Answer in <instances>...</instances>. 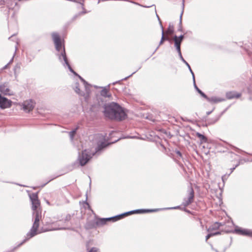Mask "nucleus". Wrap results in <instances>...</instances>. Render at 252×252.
I'll return each instance as SVG.
<instances>
[{"label":"nucleus","instance_id":"aec40b11","mask_svg":"<svg viewBox=\"0 0 252 252\" xmlns=\"http://www.w3.org/2000/svg\"><path fill=\"white\" fill-rule=\"evenodd\" d=\"M184 7H185V0H182V10L181 13L180 15L179 23L178 29V31L179 32H183L182 20V16H183V14L184 13Z\"/></svg>","mask_w":252,"mask_h":252},{"label":"nucleus","instance_id":"20e7f679","mask_svg":"<svg viewBox=\"0 0 252 252\" xmlns=\"http://www.w3.org/2000/svg\"><path fill=\"white\" fill-rule=\"evenodd\" d=\"M93 156V153L91 154L87 150H84L81 153H78L77 162L80 166H84L89 162Z\"/></svg>","mask_w":252,"mask_h":252},{"label":"nucleus","instance_id":"13d9d810","mask_svg":"<svg viewBox=\"0 0 252 252\" xmlns=\"http://www.w3.org/2000/svg\"><path fill=\"white\" fill-rule=\"evenodd\" d=\"M58 230H70V228L69 227H61V228H58Z\"/></svg>","mask_w":252,"mask_h":252},{"label":"nucleus","instance_id":"7ed1b4c3","mask_svg":"<svg viewBox=\"0 0 252 252\" xmlns=\"http://www.w3.org/2000/svg\"><path fill=\"white\" fill-rule=\"evenodd\" d=\"M41 217V211H35V212H33L32 220L33 222L31 228L30 229V230L27 233L26 237L16 247H15L13 249L12 251H14L17 248H19L20 246L27 242L29 239L40 233L38 231L39 226V222Z\"/></svg>","mask_w":252,"mask_h":252},{"label":"nucleus","instance_id":"ddd939ff","mask_svg":"<svg viewBox=\"0 0 252 252\" xmlns=\"http://www.w3.org/2000/svg\"><path fill=\"white\" fill-rule=\"evenodd\" d=\"M0 92L4 95H11L13 94L12 93H10V91L9 89V83L8 82H4L0 85Z\"/></svg>","mask_w":252,"mask_h":252},{"label":"nucleus","instance_id":"4468645a","mask_svg":"<svg viewBox=\"0 0 252 252\" xmlns=\"http://www.w3.org/2000/svg\"><path fill=\"white\" fill-rule=\"evenodd\" d=\"M102 108H103V106L102 105H101L99 103L95 101L91 105L90 111L92 112L97 113L100 111Z\"/></svg>","mask_w":252,"mask_h":252},{"label":"nucleus","instance_id":"09e8293b","mask_svg":"<svg viewBox=\"0 0 252 252\" xmlns=\"http://www.w3.org/2000/svg\"><path fill=\"white\" fill-rule=\"evenodd\" d=\"M17 69H20V66L19 64H16L14 67L13 70H14L15 75H16V70Z\"/></svg>","mask_w":252,"mask_h":252},{"label":"nucleus","instance_id":"72a5a7b5","mask_svg":"<svg viewBox=\"0 0 252 252\" xmlns=\"http://www.w3.org/2000/svg\"><path fill=\"white\" fill-rule=\"evenodd\" d=\"M64 173H62L61 174H60V175H57V176H54L53 177H52V178H51L50 179H49L47 182H46L45 183L41 185L40 187L41 188H43L48 183H49L50 182L52 181V180H54L55 179L58 178V177H60V176L62 175H63Z\"/></svg>","mask_w":252,"mask_h":252},{"label":"nucleus","instance_id":"a19ab883","mask_svg":"<svg viewBox=\"0 0 252 252\" xmlns=\"http://www.w3.org/2000/svg\"><path fill=\"white\" fill-rule=\"evenodd\" d=\"M185 37V34H181L179 36H177V35H175L173 36V38H177V39H179L180 40H181L182 41H184V39Z\"/></svg>","mask_w":252,"mask_h":252},{"label":"nucleus","instance_id":"c03bdc74","mask_svg":"<svg viewBox=\"0 0 252 252\" xmlns=\"http://www.w3.org/2000/svg\"><path fill=\"white\" fill-rule=\"evenodd\" d=\"M72 216L70 214H67L64 219L65 222L69 221L71 219Z\"/></svg>","mask_w":252,"mask_h":252},{"label":"nucleus","instance_id":"c9c22d12","mask_svg":"<svg viewBox=\"0 0 252 252\" xmlns=\"http://www.w3.org/2000/svg\"><path fill=\"white\" fill-rule=\"evenodd\" d=\"M160 209H161V211L166 210H174V209H180V210H182L183 208H181V207L180 206H177L172 207L162 208H160Z\"/></svg>","mask_w":252,"mask_h":252},{"label":"nucleus","instance_id":"cd10ccee","mask_svg":"<svg viewBox=\"0 0 252 252\" xmlns=\"http://www.w3.org/2000/svg\"><path fill=\"white\" fill-rule=\"evenodd\" d=\"M96 224H97L98 226L103 225L107 223L106 218H97Z\"/></svg>","mask_w":252,"mask_h":252},{"label":"nucleus","instance_id":"8fccbe9b","mask_svg":"<svg viewBox=\"0 0 252 252\" xmlns=\"http://www.w3.org/2000/svg\"><path fill=\"white\" fill-rule=\"evenodd\" d=\"M105 218H106V221H107V223L108 222H109V221L115 222L113 216L111 217Z\"/></svg>","mask_w":252,"mask_h":252},{"label":"nucleus","instance_id":"e433bc0d","mask_svg":"<svg viewBox=\"0 0 252 252\" xmlns=\"http://www.w3.org/2000/svg\"><path fill=\"white\" fill-rule=\"evenodd\" d=\"M132 214H134L133 210H131V211H129L128 212H126L122 213V215L123 218L126 217H127L129 215H132Z\"/></svg>","mask_w":252,"mask_h":252},{"label":"nucleus","instance_id":"9d476101","mask_svg":"<svg viewBox=\"0 0 252 252\" xmlns=\"http://www.w3.org/2000/svg\"><path fill=\"white\" fill-rule=\"evenodd\" d=\"M160 28L161 29V37L160 41L159 42L158 46L156 48V49L155 50L153 54H152V56L155 53V52L157 51V50L158 49L159 47L161 45L163 42L165 41H168L170 44L172 43V40L170 39L167 37H165L164 35V30H163V27L162 24H160Z\"/></svg>","mask_w":252,"mask_h":252},{"label":"nucleus","instance_id":"9b49d317","mask_svg":"<svg viewBox=\"0 0 252 252\" xmlns=\"http://www.w3.org/2000/svg\"><path fill=\"white\" fill-rule=\"evenodd\" d=\"M79 78L80 80V81L83 83L85 91L86 93V95L85 96V101H87L90 93V87H91V84H90L87 81H86L83 77H82L81 76H79Z\"/></svg>","mask_w":252,"mask_h":252},{"label":"nucleus","instance_id":"a18cd8bd","mask_svg":"<svg viewBox=\"0 0 252 252\" xmlns=\"http://www.w3.org/2000/svg\"><path fill=\"white\" fill-rule=\"evenodd\" d=\"M86 200L83 201V203L86 204V205H87L88 206V209L89 210H91V207L90 206V205H89V204L88 203V202H87V199H88V194H87V193L86 194Z\"/></svg>","mask_w":252,"mask_h":252},{"label":"nucleus","instance_id":"473e14b6","mask_svg":"<svg viewBox=\"0 0 252 252\" xmlns=\"http://www.w3.org/2000/svg\"><path fill=\"white\" fill-rule=\"evenodd\" d=\"M78 128H79V127L77 126L75 128H74V129H73L72 130H71L69 132V136L71 140L73 139Z\"/></svg>","mask_w":252,"mask_h":252},{"label":"nucleus","instance_id":"423d86ee","mask_svg":"<svg viewBox=\"0 0 252 252\" xmlns=\"http://www.w3.org/2000/svg\"><path fill=\"white\" fill-rule=\"evenodd\" d=\"M226 233H233L242 236H246L252 238V230L244 228L238 226H236L234 230H227Z\"/></svg>","mask_w":252,"mask_h":252},{"label":"nucleus","instance_id":"bf43d9fd","mask_svg":"<svg viewBox=\"0 0 252 252\" xmlns=\"http://www.w3.org/2000/svg\"><path fill=\"white\" fill-rule=\"evenodd\" d=\"M5 3V0H0V6L3 5Z\"/></svg>","mask_w":252,"mask_h":252},{"label":"nucleus","instance_id":"0e129e2a","mask_svg":"<svg viewBox=\"0 0 252 252\" xmlns=\"http://www.w3.org/2000/svg\"><path fill=\"white\" fill-rule=\"evenodd\" d=\"M156 16H157V18H158V21H159V24H161V20H160V18H159V17L158 15L157 14H156Z\"/></svg>","mask_w":252,"mask_h":252},{"label":"nucleus","instance_id":"4d7b16f0","mask_svg":"<svg viewBox=\"0 0 252 252\" xmlns=\"http://www.w3.org/2000/svg\"><path fill=\"white\" fill-rule=\"evenodd\" d=\"M168 30L171 32H174L173 27V26L171 27V26L169 25L168 27Z\"/></svg>","mask_w":252,"mask_h":252},{"label":"nucleus","instance_id":"b1692460","mask_svg":"<svg viewBox=\"0 0 252 252\" xmlns=\"http://www.w3.org/2000/svg\"><path fill=\"white\" fill-rule=\"evenodd\" d=\"M96 220H91L88 221L86 225V227L88 229H93L96 228L97 226V224H96Z\"/></svg>","mask_w":252,"mask_h":252},{"label":"nucleus","instance_id":"2eb2a0df","mask_svg":"<svg viewBox=\"0 0 252 252\" xmlns=\"http://www.w3.org/2000/svg\"><path fill=\"white\" fill-rule=\"evenodd\" d=\"M110 85L111 84H109L106 87H99V88L102 89L100 93V95L101 96H103L105 98H110L112 96L111 94L109 92Z\"/></svg>","mask_w":252,"mask_h":252},{"label":"nucleus","instance_id":"f704fd0d","mask_svg":"<svg viewBox=\"0 0 252 252\" xmlns=\"http://www.w3.org/2000/svg\"><path fill=\"white\" fill-rule=\"evenodd\" d=\"M79 3H80L82 6V8L83 9V11L79 12V15H83L87 13L88 12L85 9L84 7V0L82 2H79Z\"/></svg>","mask_w":252,"mask_h":252},{"label":"nucleus","instance_id":"39448f33","mask_svg":"<svg viewBox=\"0 0 252 252\" xmlns=\"http://www.w3.org/2000/svg\"><path fill=\"white\" fill-rule=\"evenodd\" d=\"M133 137V136H127L126 137L120 138L113 142H106L105 141H99L97 143V146L95 148V152L93 153V156H94L95 154L99 155L103 151H104L106 148H107L112 143H115L121 139L132 138Z\"/></svg>","mask_w":252,"mask_h":252},{"label":"nucleus","instance_id":"052dcab7","mask_svg":"<svg viewBox=\"0 0 252 252\" xmlns=\"http://www.w3.org/2000/svg\"><path fill=\"white\" fill-rule=\"evenodd\" d=\"M160 145L165 150V152H167L166 148L162 143H160Z\"/></svg>","mask_w":252,"mask_h":252},{"label":"nucleus","instance_id":"4c0bfd02","mask_svg":"<svg viewBox=\"0 0 252 252\" xmlns=\"http://www.w3.org/2000/svg\"><path fill=\"white\" fill-rule=\"evenodd\" d=\"M185 64L187 65V66L188 67V68L189 69V72L191 74L192 78H194L195 77L194 73L193 72L192 69L191 68V67H190V65L189 64V63L188 62H186V63Z\"/></svg>","mask_w":252,"mask_h":252},{"label":"nucleus","instance_id":"603ef678","mask_svg":"<svg viewBox=\"0 0 252 252\" xmlns=\"http://www.w3.org/2000/svg\"><path fill=\"white\" fill-rule=\"evenodd\" d=\"M230 106H228L227 108H226L223 111H222L220 115H219L218 116H220V118L221 116L227 110V109L229 108Z\"/></svg>","mask_w":252,"mask_h":252},{"label":"nucleus","instance_id":"de8ad7c7","mask_svg":"<svg viewBox=\"0 0 252 252\" xmlns=\"http://www.w3.org/2000/svg\"><path fill=\"white\" fill-rule=\"evenodd\" d=\"M175 152L179 157L182 158V157H183L182 154L179 150H178V149H176L175 150Z\"/></svg>","mask_w":252,"mask_h":252},{"label":"nucleus","instance_id":"f03ea898","mask_svg":"<svg viewBox=\"0 0 252 252\" xmlns=\"http://www.w3.org/2000/svg\"><path fill=\"white\" fill-rule=\"evenodd\" d=\"M52 37L55 49L58 52L56 55L58 57L60 62H61L63 66L67 67L69 70L72 73L74 76H77L79 78V76L80 75L73 70L69 64L65 52L64 40L61 39L60 35L57 32H53L52 33Z\"/></svg>","mask_w":252,"mask_h":252},{"label":"nucleus","instance_id":"4be33fe9","mask_svg":"<svg viewBox=\"0 0 252 252\" xmlns=\"http://www.w3.org/2000/svg\"><path fill=\"white\" fill-rule=\"evenodd\" d=\"M73 89L75 92L79 95L81 96H84V97L86 96V93L85 94L84 92H82L80 90L79 88V83L78 82H76L75 83Z\"/></svg>","mask_w":252,"mask_h":252},{"label":"nucleus","instance_id":"680f3d73","mask_svg":"<svg viewBox=\"0 0 252 252\" xmlns=\"http://www.w3.org/2000/svg\"><path fill=\"white\" fill-rule=\"evenodd\" d=\"M9 65L8 63H7L6 65H4V66L1 68V69H2V70H4V69H6L8 68V67H9Z\"/></svg>","mask_w":252,"mask_h":252},{"label":"nucleus","instance_id":"c756f323","mask_svg":"<svg viewBox=\"0 0 252 252\" xmlns=\"http://www.w3.org/2000/svg\"><path fill=\"white\" fill-rule=\"evenodd\" d=\"M102 97L103 96H101L100 95H97L96 101L101 104V105H102L103 106V109H104V105L107 104V103L105 102L104 99Z\"/></svg>","mask_w":252,"mask_h":252},{"label":"nucleus","instance_id":"3c124183","mask_svg":"<svg viewBox=\"0 0 252 252\" xmlns=\"http://www.w3.org/2000/svg\"><path fill=\"white\" fill-rule=\"evenodd\" d=\"M211 237H213V235H212L211 232L209 233L206 236V241L207 242V240L211 238Z\"/></svg>","mask_w":252,"mask_h":252},{"label":"nucleus","instance_id":"f8f14e48","mask_svg":"<svg viewBox=\"0 0 252 252\" xmlns=\"http://www.w3.org/2000/svg\"><path fill=\"white\" fill-rule=\"evenodd\" d=\"M159 211H161V209H160V208L139 209L133 210L134 214H146V213H153V212H158Z\"/></svg>","mask_w":252,"mask_h":252},{"label":"nucleus","instance_id":"2f4dec72","mask_svg":"<svg viewBox=\"0 0 252 252\" xmlns=\"http://www.w3.org/2000/svg\"><path fill=\"white\" fill-rule=\"evenodd\" d=\"M38 191L36 192H33L32 193H29V196L31 201H32L34 200H36L38 198Z\"/></svg>","mask_w":252,"mask_h":252},{"label":"nucleus","instance_id":"a878e982","mask_svg":"<svg viewBox=\"0 0 252 252\" xmlns=\"http://www.w3.org/2000/svg\"><path fill=\"white\" fill-rule=\"evenodd\" d=\"M196 136L197 138H198L200 139L201 144L206 143L207 142V138L203 134L198 132H197L196 133Z\"/></svg>","mask_w":252,"mask_h":252},{"label":"nucleus","instance_id":"5701e85b","mask_svg":"<svg viewBox=\"0 0 252 252\" xmlns=\"http://www.w3.org/2000/svg\"><path fill=\"white\" fill-rule=\"evenodd\" d=\"M223 225H224V223H223L222 222L216 221L211 226L209 227V228L207 229V231L209 232L210 230H217L220 226H223Z\"/></svg>","mask_w":252,"mask_h":252},{"label":"nucleus","instance_id":"5fc2aeb1","mask_svg":"<svg viewBox=\"0 0 252 252\" xmlns=\"http://www.w3.org/2000/svg\"><path fill=\"white\" fill-rule=\"evenodd\" d=\"M182 210L184 211L185 212H187L188 214H191V212L190 210L186 209V207H184V208H183Z\"/></svg>","mask_w":252,"mask_h":252},{"label":"nucleus","instance_id":"7c9ffc66","mask_svg":"<svg viewBox=\"0 0 252 252\" xmlns=\"http://www.w3.org/2000/svg\"><path fill=\"white\" fill-rule=\"evenodd\" d=\"M228 145L229 146L231 147L237 152H238V153H241V154L244 153V154H245L246 155L252 156V154H250V153H248L247 152H245V151H243V150H241V149H239V148H237V147H236L235 146H232V145H230V144H228Z\"/></svg>","mask_w":252,"mask_h":252},{"label":"nucleus","instance_id":"6ab92c4d","mask_svg":"<svg viewBox=\"0 0 252 252\" xmlns=\"http://www.w3.org/2000/svg\"><path fill=\"white\" fill-rule=\"evenodd\" d=\"M32 202V209L33 210V212H35V211H41L39 207L40 206V202L38 198L36 199V200H34Z\"/></svg>","mask_w":252,"mask_h":252},{"label":"nucleus","instance_id":"37998d69","mask_svg":"<svg viewBox=\"0 0 252 252\" xmlns=\"http://www.w3.org/2000/svg\"><path fill=\"white\" fill-rule=\"evenodd\" d=\"M88 252H99V249L96 247H92Z\"/></svg>","mask_w":252,"mask_h":252},{"label":"nucleus","instance_id":"6e6d98bb","mask_svg":"<svg viewBox=\"0 0 252 252\" xmlns=\"http://www.w3.org/2000/svg\"><path fill=\"white\" fill-rule=\"evenodd\" d=\"M81 16V15H79V13H78V14H77L75 15L72 17V21H74V20H76V18H77L78 16Z\"/></svg>","mask_w":252,"mask_h":252},{"label":"nucleus","instance_id":"338daca9","mask_svg":"<svg viewBox=\"0 0 252 252\" xmlns=\"http://www.w3.org/2000/svg\"><path fill=\"white\" fill-rule=\"evenodd\" d=\"M13 58H12L10 60V61L9 62V63H8L9 65L10 64H11V63H12V62H13Z\"/></svg>","mask_w":252,"mask_h":252},{"label":"nucleus","instance_id":"c85d7f7f","mask_svg":"<svg viewBox=\"0 0 252 252\" xmlns=\"http://www.w3.org/2000/svg\"><path fill=\"white\" fill-rule=\"evenodd\" d=\"M244 49L249 56L252 57V44L251 43L250 45H245Z\"/></svg>","mask_w":252,"mask_h":252},{"label":"nucleus","instance_id":"49530a36","mask_svg":"<svg viewBox=\"0 0 252 252\" xmlns=\"http://www.w3.org/2000/svg\"><path fill=\"white\" fill-rule=\"evenodd\" d=\"M2 182H4V183H11V184H15V185H17L19 186H20V187H27V186H25V185H22V184H19V183H14V182H7V181H2Z\"/></svg>","mask_w":252,"mask_h":252},{"label":"nucleus","instance_id":"f257e3e1","mask_svg":"<svg viewBox=\"0 0 252 252\" xmlns=\"http://www.w3.org/2000/svg\"><path fill=\"white\" fill-rule=\"evenodd\" d=\"M102 113L105 118L111 121L122 122L127 118V110L114 101L106 104Z\"/></svg>","mask_w":252,"mask_h":252},{"label":"nucleus","instance_id":"58836bf2","mask_svg":"<svg viewBox=\"0 0 252 252\" xmlns=\"http://www.w3.org/2000/svg\"><path fill=\"white\" fill-rule=\"evenodd\" d=\"M227 230H226V231ZM225 231H226V230H222L221 231H216L215 232H211V233H212V235H213V236H214L220 235L222 233H226V232Z\"/></svg>","mask_w":252,"mask_h":252},{"label":"nucleus","instance_id":"e2e57ef3","mask_svg":"<svg viewBox=\"0 0 252 252\" xmlns=\"http://www.w3.org/2000/svg\"><path fill=\"white\" fill-rule=\"evenodd\" d=\"M238 165H239V164H237L235 166V167H233V168H231V169H230V170H231V172H230V173H231L234 171V169H235V168H236Z\"/></svg>","mask_w":252,"mask_h":252},{"label":"nucleus","instance_id":"393cba45","mask_svg":"<svg viewBox=\"0 0 252 252\" xmlns=\"http://www.w3.org/2000/svg\"><path fill=\"white\" fill-rule=\"evenodd\" d=\"M174 45L177 51H181V45L183 42L182 41L180 40L177 38H173Z\"/></svg>","mask_w":252,"mask_h":252},{"label":"nucleus","instance_id":"f3484780","mask_svg":"<svg viewBox=\"0 0 252 252\" xmlns=\"http://www.w3.org/2000/svg\"><path fill=\"white\" fill-rule=\"evenodd\" d=\"M204 98L206 99L208 102L212 103H217L225 100V99L224 98H220L217 96H212L211 97H209L207 95V97Z\"/></svg>","mask_w":252,"mask_h":252},{"label":"nucleus","instance_id":"bb28decb","mask_svg":"<svg viewBox=\"0 0 252 252\" xmlns=\"http://www.w3.org/2000/svg\"><path fill=\"white\" fill-rule=\"evenodd\" d=\"M141 68V66H140L138 68L135 70V71H134L132 73H131L130 75H128V76L127 77H126L125 78H123L121 80H118V81H117L116 82H114L113 83H112V85H114L116 84H121V82L123 80H127L128 78H129V77H131L134 73H135L139 69H140V68Z\"/></svg>","mask_w":252,"mask_h":252},{"label":"nucleus","instance_id":"ea45409f","mask_svg":"<svg viewBox=\"0 0 252 252\" xmlns=\"http://www.w3.org/2000/svg\"><path fill=\"white\" fill-rule=\"evenodd\" d=\"M113 218L115 222L123 218L122 214L114 216H113Z\"/></svg>","mask_w":252,"mask_h":252},{"label":"nucleus","instance_id":"412c9836","mask_svg":"<svg viewBox=\"0 0 252 252\" xmlns=\"http://www.w3.org/2000/svg\"><path fill=\"white\" fill-rule=\"evenodd\" d=\"M192 81L193 87L195 91L200 95L201 97H203L204 98L207 97V95L203 91H202L196 85L195 77L192 78Z\"/></svg>","mask_w":252,"mask_h":252},{"label":"nucleus","instance_id":"69168bd1","mask_svg":"<svg viewBox=\"0 0 252 252\" xmlns=\"http://www.w3.org/2000/svg\"><path fill=\"white\" fill-rule=\"evenodd\" d=\"M152 6H155V7L156 8V6L154 4H153V5H152L151 6H144V7L148 8V7H152ZM155 11L156 12V9H155Z\"/></svg>","mask_w":252,"mask_h":252},{"label":"nucleus","instance_id":"6e6552de","mask_svg":"<svg viewBox=\"0 0 252 252\" xmlns=\"http://www.w3.org/2000/svg\"><path fill=\"white\" fill-rule=\"evenodd\" d=\"M12 101L7 98L2 96L0 94V108L1 109L9 108L12 105Z\"/></svg>","mask_w":252,"mask_h":252},{"label":"nucleus","instance_id":"864d4df0","mask_svg":"<svg viewBox=\"0 0 252 252\" xmlns=\"http://www.w3.org/2000/svg\"><path fill=\"white\" fill-rule=\"evenodd\" d=\"M214 109H215V108H214L213 109V110H211V111H208V112H206V116L205 117H204V119H205L207 118V116H208V115H210V114L213 112V111H214Z\"/></svg>","mask_w":252,"mask_h":252},{"label":"nucleus","instance_id":"774afa93","mask_svg":"<svg viewBox=\"0 0 252 252\" xmlns=\"http://www.w3.org/2000/svg\"><path fill=\"white\" fill-rule=\"evenodd\" d=\"M230 243L229 246H230L231 245V243H232V237H230Z\"/></svg>","mask_w":252,"mask_h":252},{"label":"nucleus","instance_id":"0eeeda50","mask_svg":"<svg viewBox=\"0 0 252 252\" xmlns=\"http://www.w3.org/2000/svg\"><path fill=\"white\" fill-rule=\"evenodd\" d=\"M35 104V102L30 99L23 102L22 105L23 109L25 112L29 113L33 109Z\"/></svg>","mask_w":252,"mask_h":252},{"label":"nucleus","instance_id":"79ce46f5","mask_svg":"<svg viewBox=\"0 0 252 252\" xmlns=\"http://www.w3.org/2000/svg\"><path fill=\"white\" fill-rule=\"evenodd\" d=\"M178 54V55L179 56V58L180 59V60L184 63H185L186 62H187L185 59L184 58H183V56H182V52H181V51H177Z\"/></svg>","mask_w":252,"mask_h":252},{"label":"nucleus","instance_id":"a211bd4d","mask_svg":"<svg viewBox=\"0 0 252 252\" xmlns=\"http://www.w3.org/2000/svg\"><path fill=\"white\" fill-rule=\"evenodd\" d=\"M220 119V116H216L213 118H206L205 119V126H208L209 125H212L215 124Z\"/></svg>","mask_w":252,"mask_h":252},{"label":"nucleus","instance_id":"1a4fd4ad","mask_svg":"<svg viewBox=\"0 0 252 252\" xmlns=\"http://www.w3.org/2000/svg\"><path fill=\"white\" fill-rule=\"evenodd\" d=\"M194 197V192L192 188L191 189L189 193L188 198H184V201L182 203V205L184 207H187L191 204L193 202Z\"/></svg>","mask_w":252,"mask_h":252},{"label":"nucleus","instance_id":"dca6fc26","mask_svg":"<svg viewBox=\"0 0 252 252\" xmlns=\"http://www.w3.org/2000/svg\"><path fill=\"white\" fill-rule=\"evenodd\" d=\"M241 96V94L235 91H230L226 93V97L228 99L239 98Z\"/></svg>","mask_w":252,"mask_h":252}]
</instances>
